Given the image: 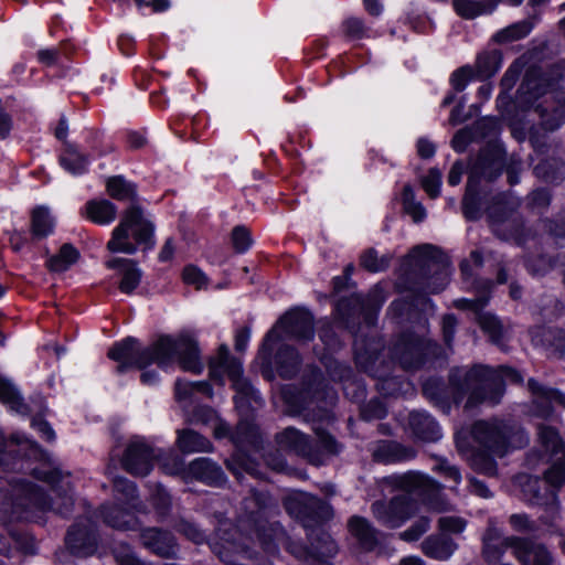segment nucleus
Masks as SVG:
<instances>
[{
  "mask_svg": "<svg viewBox=\"0 0 565 565\" xmlns=\"http://www.w3.org/2000/svg\"><path fill=\"white\" fill-rule=\"evenodd\" d=\"M450 269L440 252L433 245L416 246L404 258L395 288L398 292H407L406 298L394 300L390 305V312L397 319H412L416 317L423 326L427 315L435 310L429 294L443 291L449 281Z\"/></svg>",
  "mask_w": 565,
  "mask_h": 565,
  "instance_id": "1",
  "label": "nucleus"
},
{
  "mask_svg": "<svg viewBox=\"0 0 565 565\" xmlns=\"http://www.w3.org/2000/svg\"><path fill=\"white\" fill-rule=\"evenodd\" d=\"M504 380L522 383L523 376L509 366L499 370L486 365H475L470 370L454 367L449 372L448 385L431 377L423 384V393L444 413H449L452 404L458 406L461 403L465 411H472L483 404L498 405L504 394Z\"/></svg>",
  "mask_w": 565,
  "mask_h": 565,
  "instance_id": "2",
  "label": "nucleus"
},
{
  "mask_svg": "<svg viewBox=\"0 0 565 565\" xmlns=\"http://www.w3.org/2000/svg\"><path fill=\"white\" fill-rule=\"evenodd\" d=\"M34 478L49 483L55 494L54 499L47 495L30 481L23 478H13L8 481L11 502L3 503L1 510L6 514L0 520L38 521L40 514L53 511L61 515H68L74 507L71 475L57 468L35 467L31 470ZM4 490L0 489V498Z\"/></svg>",
  "mask_w": 565,
  "mask_h": 565,
  "instance_id": "3",
  "label": "nucleus"
},
{
  "mask_svg": "<svg viewBox=\"0 0 565 565\" xmlns=\"http://www.w3.org/2000/svg\"><path fill=\"white\" fill-rule=\"evenodd\" d=\"M108 358L118 363V373L132 367L143 370L152 363L167 370L175 361L186 372L200 374L203 370L198 342L188 334L161 335L148 347H141L137 339L128 337L114 343Z\"/></svg>",
  "mask_w": 565,
  "mask_h": 565,
  "instance_id": "4",
  "label": "nucleus"
},
{
  "mask_svg": "<svg viewBox=\"0 0 565 565\" xmlns=\"http://www.w3.org/2000/svg\"><path fill=\"white\" fill-rule=\"evenodd\" d=\"M564 70L565 60L546 70L531 66L518 89L519 105L533 108L546 131H554L565 122V88L557 87Z\"/></svg>",
  "mask_w": 565,
  "mask_h": 565,
  "instance_id": "5",
  "label": "nucleus"
},
{
  "mask_svg": "<svg viewBox=\"0 0 565 565\" xmlns=\"http://www.w3.org/2000/svg\"><path fill=\"white\" fill-rule=\"evenodd\" d=\"M267 501L268 495L266 493L255 490H252L250 495L243 501L247 521L253 523V533L262 548L269 555H276L281 546L296 558L312 565L311 545L308 547L291 540L278 522L269 523L263 520Z\"/></svg>",
  "mask_w": 565,
  "mask_h": 565,
  "instance_id": "6",
  "label": "nucleus"
},
{
  "mask_svg": "<svg viewBox=\"0 0 565 565\" xmlns=\"http://www.w3.org/2000/svg\"><path fill=\"white\" fill-rule=\"evenodd\" d=\"M471 436L479 448L498 457L529 444V435L518 423L508 419H480L472 424Z\"/></svg>",
  "mask_w": 565,
  "mask_h": 565,
  "instance_id": "7",
  "label": "nucleus"
},
{
  "mask_svg": "<svg viewBox=\"0 0 565 565\" xmlns=\"http://www.w3.org/2000/svg\"><path fill=\"white\" fill-rule=\"evenodd\" d=\"M318 443L295 427H287L276 435V443L281 449L295 452L306 458L315 466H321L327 456H334L341 451V445L324 429L316 427Z\"/></svg>",
  "mask_w": 565,
  "mask_h": 565,
  "instance_id": "8",
  "label": "nucleus"
},
{
  "mask_svg": "<svg viewBox=\"0 0 565 565\" xmlns=\"http://www.w3.org/2000/svg\"><path fill=\"white\" fill-rule=\"evenodd\" d=\"M504 160L499 149H484L478 154L470 171L462 199V213L468 221L481 217L479 188L481 180L493 181L501 175Z\"/></svg>",
  "mask_w": 565,
  "mask_h": 565,
  "instance_id": "9",
  "label": "nucleus"
},
{
  "mask_svg": "<svg viewBox=\"0 0 565 565\" xmlns=\"http://www.w3.org/2000/svg\"><path fill=\"white\" fill-rule=\"evenodd\" d=\"M130 233L137 244H143L147 248L153 247V224L145 217L142 209L134 203L114 228L107 248L113 253L135 254L137 246L129 241Z\"/></svg>",
  "mask_w": 565,
  "mask_h": 565,
  "instance_id": "10",
  "label": "nucleus"
},
{
  "mask_svg": "<svg viewBox=\"0 0 565 565\" xmlns=\"http://www.w3.org/2000/svg\"><path fill=\"white\" fill-rule=\"evenodd\" d=\"M284 396L286 403L298 414L310 411L315 403L320 411L328 413V408L337 399L335 391L329 386L321 371L313 365L306 367L300 392L292 395L289 390H286Z\"/></svg>",
  "mask_w": 565,
  "mask_h": 565,
  "instance_id": "11",
  "label": "nucleus"
},
{
  "mask_svg": "<svg viewBox=\"0 0 565 565\" xmlns=\"http://www.w3.org/2000/svg\"><path fill=\"white\" fill-rule=\"evenodd\" d=\"M520 200L510 192L495 195L487 209L489 223L494 235L503 241H514L518 245L525 243V228L516 213Z\"/></svg>",
  "mask_w": 565,
  "mask_h": 565,
  "instance_id": "12",
  "label": "nucleus"
},
{
  "mask_svg": "<svg viewBox=\"0 0 565 565\" xmlns=\"http://www.w3.org/2000/svg\"><path fill=\"white\" fill-rule=\"evenodd\" d=\"M281 328L284 332L292 339L298 341H310L315 337L313 316L306 309H294L285 313L270 329L264 338L260 352L271 353V342H276L280 339L277 328Z\"/></svg>",
  "mask_w": 565,
  "mask_h": 565,
  "instance_id": "13",
  "label": "nucleus"
},
{
  "mask_svg": "<svg viewBox=\"0 0 565 565\" xmlns=\"http://www.w3.org/2000/svg\"><path fill=\"white\" fill-rule=\"evenodd\" d=\"M232 440L236 445L237 450L225 460L226 468L239 480L243 472L256 477V462L243 450L245 446L257 449L260 445V437L257 428L248 423H239Z\"/></svg>",
  "mask_w": 565,
  "mask_h": 565,
  "instance_id": "14",
  "label": "nucleus"
},
{
  "mask_svg": "<svg viewBox=\"0 0 565 565\" xmlns=\"http://www.w3.org/2000/svg\"><path fill=\"white\" fill-rule=\"evenodd\" d=\"M436 344L427 340L424 333L403 332L394 342L391 354L407 371L420 369Z\"/></svg>",
  "mask_w": 565,
  "mask_h": 565,
  "instance_id": "15",
  "label": "nucleus"
},
{
  "mask_svg": "<svg viewBox=\"0 0 565 565\" xmlns=\"http://www.w3.org/2000/svg\"><path fill=\"white\" fill-rule=\"evenodd\" d=\"M482 265L483 257L479 250H472L469 258L461 260L460 271L463 281L468 285V287L478 290L479 295L472 299L460 298L455 300L454 305L456 308L462 310H471L476 313H479L487 305L492 282L488 279H478L473 270V266L476 268H480Z\"/></svg>",
  "mask_w": 565,
  "mask_h": 565,
  "instance_id": "16",
  "label": "nucleus"
},
{
  "mask_svg": "<svg viewBox=\"0 0 565 565\" xmlns=\"http://www.w3.org/2000/svg\"><path fill=\"white\" fill-rule=\"evenodd\" d=\"M284 507L306 529L315 527L332 516V508L328 502L307 493L287 497Z\"/></svg>",
  "mask_w": 565,
  "mask_h": 565,
  "instance_id": "17",
  "label": "nucleus"
},
{
  "mask_svg": "<svg viewBox=\"0 0 565 565\" xmlns=\"http://www.w3.org/2000/svg\"><path fill=\"white\" fill-rule=\"evenodd\" d=\"M221 371L226 373L233 382V387L242 397L258 402L259 393L252 384L242 377L243 367L242 362L230 355L226 344L218 348L217 355L210 362V375L213 379H222Z\"/></svg>",
  "mask_w": 565,
  "mask_h": 565,
  "instance_id": "18",
  "label": "nucleus"
},
{
  "mask_svg": "<svg viewBox=\"0 0 565 565\" xmlns=\"http://www.w3.org/2000/svg\"><path fill=\"white\" fill-rule=\"evenodd\" d=\"M374 520L390 530L398 529L414 514L412 500L405 494H397L390 500L380 499L371 504Z\"/></svg>",
  "mask_w": 565,
  "mask_h": 565,
  "instance_id": "19",
  "label": "nucleus"
},
{
  "mask_svg": "<svg viewBox=\"0 0 565 565\" xmlns=\"http://www.w3.org/2000/svg\"><path fill=\"white\" fill-rule=\"evenodd\" d=\"M381 483L392 490L404 491L423 499L436 495L441 489V486L436 480L419 471L393 473L384 477Z\"/></svg>",
  "mask_w": 565,
  "mask_h": 565,
  "instance_id": "20",
  "label": "nucleus"
},
{
  "mask_svg": "<svg viewBox=\"0 0 565 565\" xmlns=\"http://www.w3.org/2000/svg\"><path fill=\"white\" fill-rule=\"evenodd\" d=\"M157 457V449L142 437L131 438L122 452L120 465L125 471L136 477L150 473Z\"/></svg>",
  "mask_w": 565,
  "mask_h": 565,
  "instance_id": "21",
  "label": "nucleus"
},
{
  "mask_svg": "<svg viewBox=\"0 0 565 565\" xmlns=\"http://www.w3.org/2000/svg\"><path fill=\"white\" fill-rule=\"evenodd\" d=\"M527 388L531 393V414L533 416L548 419L554 414L553 404L565 409V393L553 387L539 383L534 379L527 381Z\"/></svg>",
  "mask_w": 565,
  "mask_h": 565,
  "instance_id": "22",
  "label": "nucleus"
},
{
  "mask_svg": "<svg viewBox=\"0 0 565 565\" xmlns=\"http://www.w3.org/2000/svg\"><path fill=\"white\" fill-rule=\"evenodd\" d=\"M65 543L75 556L87 557L93 555L97 548L96 525L89 519L78 520L68 530Z\"/></svg>",
  "mask_w": 565,
  "mask_h": 565,
  "instance_id": "23",
  "label": "nucleus"
},
{
  "mask_svg": "<svg viewBox=\"0 0 565 565\" xmlns=\"http://www.w3.org/2000/svg\"><path fill=\"white\" fill-rule=\"evenodd\" d=\"M536 437L543 455L537 458L534 454H530L527 456V463L532 468H534L541 460L565 456V441L561 437L557 428L547 424H539L536 426Z\"/></svg>",
  "mask_w": 565,
  "mask_h": 565,
  "instance_id": "24",
  "label": "nucleus"
},
{
  "mask_svg": "<svg viewBox=\"0 0 565 565\" xmlns=\"http://www.w3.org/2000/svg\"><path fill=\"white\" fill-rule=\"evenodd\" d=\"M519 540L520 537L518 536H504L490 521L482 536V555L484 561L489 565H497L508 548H512V553L515 556L516 542L514 541Z\"/></svg>",
  "mask_w": 565,
  "mask_h": 565,
  "instance_id": "25",
  "label": "nucleus"
},
{
  "mask_svg": "<svg viewBox=\"0 0 565 565\" xmlns=\"http://www.w3.org/2000/svg\"><path fill=\"white\" fill-rule=\"evenodd\" d=\"M141 544L162 558H175L178 543L174 535L159 527H145L140 531Z\"/></svg>",
  "mask_w": 565,
  "mask_h": 565,
  "instance_id": "26",
  "label": "nucleus"
},
{
  "mask_svg": "<svg viewBox=\"0 0 565 565\" xmlns=\"http://www.w3.org/2000/svg\"><path fill=\"white\" fill-rule=\"evenodd\" d=\"M370 451L374 461L384 465L406 462L417 455L415 448L396 440L374 441L370 446Z\"/></svg>",
  "mask_w": 565,
  "mask_h": 565,
  "instance_id": "27",
  "label": "nucleus"
},
{
  "mask_svg": "<svg viewBox=\"0 0 565 565\" xmlns=\"http://www.w3.org/2000/svg\"><path fill=\"white\" fill-rule=\"evenodd\" d=\"M186 472L185 481L198 480L211 487H220L226 481L221 466L210 458H195L188 465Z\"/></svg>",
  "mask_w": 565,
  "mask_h": 565,
  "instance_id": "28",
  "label": "nucleus"
},
{
  "mask_svg": "<svg viewBox=\"0 0 565 565\" xmlns=\"http://www.w3.org/2000/svg\"><path fill=\"white\" fill-rule=\"evenodd\" d=\"M326 367L332 381L342 383V388L347 397L355 402L364 399L365 387L359 380L353 377L351 367L338 361H330L326 364Z\"/></svg>",
  "mask_w": 565,
  "mask_h": 565,
  "instance_id": "29",
  "label": "nucleus"
},
{
  "mask_svg": "<svg viewBox=\"0 0 565 565\" xmlns=\"http://www.w3.org/2000/svg\"><path fill=\"white\" fill-rule=\"evenodd\" d=\"M456 447L459 454L466 457L472 469L488 477H494L498 472V463L494 460L495 455L488 452L481 448L477 450L469 449V443L466 438L456 437Z\"/></svg>",
  "mask_w": 565,
  "mask_h": 565,
  "instance_id": "30",
  "label": "nucleus"
},
{
  "mask_svg": "<svg viewBox=\"0 0 565 565\" xmlns=\"http://www.w3.org/2000/svg\"><path fill=\"white\" fill-rule=\"evenodd\" d=\"M408 427L415 438L425 443H436L443 437L436 419L424 411H413L408 415Z\"/></svg>",
  "mask_w": 565,
  "mask_h": 565,
  "instance_id": "31",
  "label": "nucleus"
},
{
  "mask_svg": "<svg viewBox=\"0 0 565 565\" xmlns=\"http://www.w3.org/2000/svg\"><path fill=\"white\" fill-rule=\"evenodd\" d=\"M515 542V558L522 565H553L554 558L545 545L522 537Z\"/></svg>",
  "mask_w": 565,
  "mask_h": 565,
  "instance_id": "32",
  "label": "nucleus"
},
{
  "mask_svg": "<svg viewBox=\"0 0 565 565\" xmlns=\"http://www.w3.org/2000/svg\"><path fill=\"white\" fill-rule=\"evenodd\" d=\"M457 548L455 540L444 533L430 534L420 543L425 556L441 562L448 561Z\"/></svg>",
  "mask_w": 565,
  "mask_h": 565,
  "instance_id": "33",
  "label": "nucleus"
},
{
  "mask_svg": "<svg viewBox=\"0 0 565 565\" xmlns=\"http://www.w3.org/2000/svg\"><path fill=\"white\" fill-rule=\"evenodd\" d=\"M348 527L363 551L371 552L379 545L380 531L367 519L353 515L348 522Z\"/></svg>",
  "mask_w": 565,
  "mask_h": 565,
  "instance_id": "34",
  "label": "nucleus"
},
{
  "mask_svg": "<svg viewBox=\"0 0 565 565\" xmlns=\"http://www.w3.org/2000/svg\"><path fill=\"white\" fill-rule=\"evenodd\" d=\"M58 162L72 175H82L88 171L90 157L82 152L77 145L64 141Z\"/></svg>",
  "mask_w": 565,
  "mask_h": 565,
  "instance_id": "35",
  "label": "nucleus"
},
{
  "mask_svg": "<svg viewBox=\"0 0 565 565\" xmlns=\"http://www.w3.org/2000/svg\"><path fill=\"white\" fill-rule=\"evenodd\" d=\"M132 510L127 507L122 509L116 503L103 504L100 507V515L104 522L117 530H137L139 521L131 514Z\"/></svg>",
  "mask_w": 565,
  "mask_h": 565,
  "instance_id": "36",
  "label": "nucleus"
},
{
  "mask_svg": "<svg viewBox=\"0 0 565 565\" xmlns=\"http://www.w3.org/2000/svg\"><path fill=\"white\" fill-rule=\"evenodd\" d=\"M114 494L118 502L124 503L129 510L146 513L147 507L139 500L136 483L124 478L115 477L113 480Z\"/></svg>",
  "mask_w": 565,
  "mask_h": 565,
  "instance_id": "37",
  "label": "nucleus"
},
{
  "mask_svg": "<svg viewBox=\"0 0 565 565\" xmlns=\"http://www.w3.org/2000/svg\"><path fill=\"white\" fill-rule=\"evenodd\" d=\"M308 536L311 545L312 565L316 563H326L337 554L338 546L330 534L318 529L312 530Z\"/></svg>",
  "mask_w": 565,
  "mask_h": 565,
  "instance_id": "38",
  "label": "nucleus"
},
{
  "mask_svg": "<svg viewBox=\"0 0 565 565\" xmlns=\"http://www.w3.org/2000/svg\"><path fill=\"white\" fill-rule=\"evenodd\" d=\"M301 361L299 352L288 344L281 345L275 354L276 369L282 379L295 377L300 370Z\"/></svg>",
  "mask_w": 565,
  "mask_h": 565,
  "instance_id": "39",
  "label": "nucleus"
},
{
  "mask_svg": "<svg viewBox=\"0 0 565 565\" xmlns=\"http://www.w3.org/2000/svg\"><path fill=\"white\" fill-rule=\"evenodd\" d=\"M355 362L358 366L361 367L365 373L379 379L376 387L382 394L386 396H397L403 392V386L408 385V383L404 382L397 376L382 377L379 375L373 370V363L365 362L364 356L361 353L355 354Z\"/></svg>",
  "mask_w": 565,
  "mask_h": 565,
  "instance_id": "40",
  "label": "nucleus"
},
{
  "mask_svg": "<svg viewBox=\"0 0 565 565\" xmlns=\"http://www.w3.org/2000/svg\"><path fill=\"white\" fill-rule=\"evenodd\" d=\"M107 267L110 269H121L122 278L119 284L121 292L131 294L139 286L141 280V270L137 267V264L134 260L114 258L107 262Z\"/></svg>",
  "mask_w": 565,
  "mask_h": 565,
  "instance_id": "41",
  "label": "nucleus"
},
{
  "mask_svg": "<svg viewBox=\"0 0 565 565\" xmlns=\"http://www.w3.org/2000/svg\"><path fill=\"white\" fill-rule=\"evenodd\" d=\"M84 215L95 224L108 225L116 220L117 207L108 200H89L84 206Z\"/></svg>",
  "mask_w": 565,
  "mask_h": 565,
  "instance_id": "42",
  "label": "nucleus"
},
{
  "mask_svg": "<svg viewBox=\"0 0 565 565\" xmlns=\"http://www.w3.org/2000/svg\"><path fill=\"white\" fill-rule=\"evenodd\" d=\"M522 493L526 502L533 505H542L557 500V494L544 488L539 477H526L522 484Z\"/></svg>",
  "mask_w": 565,
  "mask_h": 565,
  "instance_id": "43",
  "label": "nucleus"
},
{
  "mask_svg": "<svg viewBox=\"0 0 565 565\" xmlns=\"http://www.w3.org/2000/svg\"><path fill=\"white\" fill-rule=\"evenodd\" d=\"M452 6L459 17L471 20L492 13L498 6V0H452Z\"/></svg>",
  "mask_w": 565,
  "mask_h": 565,
  "instance_id": "44",
  "label": "nucleus"
},
{
  "mask_svg": "<svg viewBox=\"0 0 565 565\" xmlns=\"http://www.w3.org/2000/svg\"><path fill=\"white\" fill-rule=\"evenodd\" d=\"M177 446L183 454L211 452L213 446L203 435L192 430H178Z\"/></svg>",
  "mask_w": 565,
  "mask_h": 565,
  "instance_id": "45",
  "label": "nucleus"
},
{
  "mask_svg": "<svg viewBox=\"0 0 565 565\" xmlns=\"http://www.w3.org/2000/svg\"><path fill=\"white\" fill-rule=\"evenodd\" d=\"M534 174L545 182L559 183L565 179L564 160L557 156L542 159L534 167Z\"/></svg>",
  "mask_w": 565,
  "mask_h": 565,
  "instance_id": "46",
  "label": "nucleus"
},
{
  "mask_svg": "<svg viewBox=\"0 0 565 565\" xmlns=\"http://www.w3.org/2000/svg\"><path fill=\"white\" fill-rule=\"evenodd\" d=\"M502 64V55L497 50L484 51L478 54L475 64V76L480 81L494 76Z\"/></svg>",
  "mask_w": 565,
  "mask_h": 565,
  "instance_id": "47",
  "label": "nucleus"
},
{
  "mask_svg": "<svg viewBox=\"0 0 565 565\" xmlns=\"http://www.w3.org/2000/svg\"><path fill=\"white\" fill-rule=\"evenodd\" d=\"M79 258V252L70 243L61 246L57 254L46 260V267L50 271L63 273L67 270Z\"/></svg>",
  "mask_w": 565,
  "mask_h": 565,
  "instance_id": "48",
  "label": "nucleus"
},
{
  "mask_svg": "<svg viewBox=\"0 0 565 565\" xmlns=\"http://www.w3.org/2000/svg\"><path fill=\"white\" fill-rule=\"evenodd\" d=\"M0 401L20 415L28 414L29 408L18 388L11 381L2 376H0Z\"/></svg>",
  "mask_w": 565,
  "mask_h": 565,
  "instance_id": "49",
  "label": "nucleus"
},
{
  "mask_svg": "<svg viewBox=\"0 0 565 565\" xmlns=\"http://www.w3.org/2000/svg\"><path fill=\"white\" fill-rule=\"evenodd\" d=\"M156 460H158L160 469L164 473L169 476H179L185 480L188 465H185L182 457L173 451L163 452L157 449Z\"/></svg>",
  "mask_w": 565,
  "mask_h": 565,
  "instance_id": "50",
  "label": "nucleus"
},
{
  "mask_svg": "<svg viewBox=\"0 0 565 565\" xmlns=\"http://www.w3.org/2000/svg\"><path fill=\"white\" fill-rule=\"evenodd\" d=\"M54 220L45 207H36L32 212L31 232L34 238L41 239L53 233Z\"/></svg>",
  "mask_w": 565,
  "mask_h": 565,
  "instance_id": "51",
  "label": "nucleus"
},
{
  "mask_svg": "<svg viewBox=\"0 0 565 565\" xmlns=\"http://www.w3.org/2000/svg\"><path fill=\"white\" fill-rule=\"evenodd\" d=\"M106 188L108 194L118 201L134 202L136 199L135 185L120 175L109 178Z\"/></svg>",
  "mask_w": 565,
  "mask_h": 565,
  "instance_id": "52",
  "label": "nucleus"
},
{
  "mask_svg": "<svg viewBox=\"0 0 565 565\" xmlns=\"http://www.w3.org/2000/svg\"><path fill=\"white\" fill-rule=\"evenodd\" d=\"M552 460L551 467L544 471V480L550 486L551 491L557 494V491L565 486V456Z\"/></svg>",
  "mask_w": 565,
  "mask_h": 565,
  "instance_id": "53",
  "label": "nucleus"
},
{
  "mask_svg": "<svg viewBox=\"0 0 565 565\" xmlns=\"http://www.w3.org/2000/svg\"><path fill=\"white\" fill-rule=\"evenodd\" d=\"M402 204L405 213L411 215L414 222L419 223L425 220L426 210L420 202L415 200V193L408 184L403 189Z\"/></svg>",
  "mask_w": 565,
  "mask_h": 565,
  "instance_id": "54",
  "label": "nucleus"
},
{
  "mask_svg": "<svg viewBox=\"0 0 565 565\" xmlns=\"http://www.w3.org/2000/svg\"><path fill=\"white\" fill-rule=\"evenodd\" d=\"M392 260V256L386 254L379 256V253L374 248L366 249L361 255V266L371 273H379L387 269L390 267Z\"/></svg>",
  "mask_w": 565,
  "mask_h": 565,
  "instance_id": "55",
  "label": "nucleus"
},
{
  "mask_svg": "<svg viewBox=\"0 0 565 565\" xmlns=\"http://www.w3.org/2000/svg\"><path fill=\"white\" fill-rule=\"evenodd\" d=\"M531 30L532 24L529 21H520L499 31L495 34V40L502 43L516 41L526 36Z\"/></svg>",
  "mask_w": 565,
  "mask_h": 565,
  "instance_id": "56",
  "label": "nucleus"
},
{
  "mask_svg": "<svg viewBox=\"0 0 565 565\" xmlns=\"http://www.w3.org/2000/svg\"><path fill=\"white\" fill-rule=\"evenodd\" d=\"M431 520L428 516L418 518L405 531L398 534V537L407 543L417 542L430 529Z\"/></svg>",
  "mask_w": 565,
  "mask_h": 565,
  "instance_id": "57",
  "label": "nucleus"
},
{
  "mask_svg": "<svg viewBox=\"0 0 565 565\" xmlns=\"http://www.w3.org/2000/svg\"><path fill=\"white\" fill-rule=\"evenodd\" d=\"M478 321L481 329L487 332L493 342H498L502 337V326L500 321L490 313H479Z\"/></svg>",
  "mask_w": 565,
  "mask_h": 565,
  "instance_id": "58",
  "label": "nucleus"
},
{
  "mask_svg": "<svg viewBox=\"0 0 565 565\" xmlns=\"http://www.w3.org/2000/svg\"><path fill=\"white\" fill-rule=\"evenodd\" d=\"M539 262L543 264L542 268H535L534 262L532 260L526 263V268L531 274L543 275L552 267H557L561 270L562 281L565 285V253L558 254L554 259V264L546 262L545 258H540Z\"/></svg>",
  "mask_w": 565,
  "mask_h": 565,
  "instance_id": "59",
  "label": "nucleus"
},
{
  "mask_svg": "<svg viewBox=\"0 0 565 565\" xmlns=\"http://www.w3.org/2000/svg\"><path fill=\"white\" fill-rule=\"evenodd\" d=\"M342 32L350 40H361L367 36V28L359 18H348L342 23Z\"/></svg>",
  "mask_w": 565,
  "mask_h": 565,
  "instance_id": "60",
  "label": "nucleus"
},
{
  "mask_svg": "<svg viewBox=\"0 0 565 565\" xmlns=\"http://www.w3.org/2000/svg\"><path fill=\"white\" fill-rule=\"evenodd\" d=\"M232 245L236 253H245L252 245L250 233L243 225L235 226L231 235Z\"/></svg>",
  "mask_w": 565,
  "mask_h": 565,
  "instance_id": "61",
  "label": "nucleus"
},
{
  "mask_svg": "<svg viewBox=\"0 0 565 565\" xmlns=\"http://www.w3.org/2000/svg\"><path fill=\"white\" fill-rule=\"evenodd\" d=\"M422 185L426 193L431 198L436 199L440 194L441 185V172L437 168H431L427 175L422 180Z\"/></svg>",
  "mask_w": 565,
  "mask_h": 565,
  "instance_id": "62",
  "label": "nucleus"
},
{
  "mask_svg": "<svg viewBox=\"0 0 565 565\" xmlns=\"http://www.w3.org/2000/svg\"><path fill=\"white\" fill-rule=\"evenodd\" d=\"M473 77H476L473 68L470 65H465L451 74L450 84L456 92H462Z\"/></svg>",
  "mask_w": 565,
  "mask_h": 565,
  "instance_id": "63",
  "label": "nucleus"
},
{
  "mask_svg": "<svg viewBox=\"0 0 565 565\" xmlns=\"http://www.w3.org/2000/svg\"><path fill=\"white\" fill-rule=\"evenodd\" d=\"M545 341L554 349L559 356L565 353V330L548 329L544 332Z\"/></svg>",
  "mask_w": 565,
  "mask_h": 565,
  "instance_id": "64",
  "label": "nucleus"
}]
</instances>
